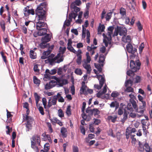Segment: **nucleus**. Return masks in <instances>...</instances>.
<instances>
[{
	"instance_id": "1",
	"label": "nucleus",
	"mask_w": 152,
	"mask_h": 152,
	"mask_svg": "<svg viewBox=\"0 0 152 152\" xmlns=\"http://www.w3.org/2000/svg\"><path fill=\"white\" fill-rule=\"evenodd\" d=\"M54 55L53 54H51L48 57L47 59L45 61L46 64L49 63L50 65H53L56 63H59L62 61L63 60L62 56H61V54L58 53L55 57H54Z\"/></svg>"
},
{
	"instance_id": "2",
	"label": "nucleus",
	"mask_w": 152,
	"mask_h": 152,
	"mask_svg": "<svg viewBox=\"0 0 152 152\" xmlns=\"http://www.w3.org/2000/svg\"><path fill=\"white\" fill-rule=\"evenodd\" d=\"M141 64L139 60H136L135 63L133 60H131L130 62V67L131 69L128 71L126 72L127 75L129 76H132L134 74V72L139 70Z\"/></svg>"
},
{
	"instance_id": "3",
	"label": "nucleus",
	"mask_w": 152,
	"mask_h": 152,
	"mask_svg": "<svg viewBox=\"0 0 152 152\" xmlns=\"http://www.w3.org/2000/svg\"><path fill=\"white\" fill-rule=\"evenodd\" d=\"M36 23L37 29L39 30L38 34L39 36L45 35L47 32V25L46 23L41 20H37Z\"/></svg>"
},
{
	"instance_id": "4",
	"label": "nucleus",
	"mask_w": 152,
	"mask_h": 152,
	"mask_svg": "<svg viewBox=\"0 0 152 152\" xmlns=\"http://www.w3.org/2000/svg\"><path fill=\"white\" fill-rule=\"evenodd\" d=\"M129 96L131 98V99L129 100L130 102L128 103L126 107V108L128 111L127 112L128 113L133 111V108L134 109H136L137 107L136 102L134 100L135 97L134 94H131L129 95Z\"/></svg>"
},
{
	"instance_id": "5",
	"label": "nucleus",
	"mask_w": 152,
	"mask_h": 152,
	"mask_svg": "<svg viewBox=\"0 0 152 152\" xmlns=\"http://www.w3.org/2000/svg\"><path fill=\"white\" fill-rule=\"evenodd\" d=\"M46 12L44 9H42L41 7H37L35 10L36 15V20L44 21L46 19Z\"/></svg>"
},
{
	"instance_id": "6",
	"label": "nucleus",
	"mask_w": 152,
	"mask_h": 152,
	"mask_svg": "<svg viewBox=\"0 0 152 152\" xmlns=\"http://www.w3.org/2000/svg\"><path fill=\"white\" fill-rule=\"evenodd\" d=\"M23 120L27 122L26 124V127L28 129H26V131H29V129L32 128V124L33 123L34 119L31 117L27 115H23Z\"/></svg>"
},
{
	"instance_id": "7",
	"label": "nucleus",
	"mask_w": 152,
	"mask_h": 152,
	"mask_svg": "<svg viewBox=\"0 0 152 152\" xmlns=\"http://www.w3.org/2000/svg\"><path fill=\"white\" fill-rule=\"evenodd\" d=\"M77 15V14L71 12L69 14V19L66 20L64 24L67 26H69L70 24V22L72 21V18L75 20Z\"/></svg>"
},
{
	"instance_id": "8",
	"label": "nucleus",
	"mask_w": 152,
	"mask_h": 152,
	"mask_svg": "<svg viewBox=\"0 0 152 152\" xmlns=\"http://www.w3.org/2000/svg\"><path fill=\"white\" fill-rule=\"evenodd\" d=\"M31 139V145L33 146V145H36V142L39 145H40V140L39 136L37 135H34L32 137Z\"/></svg>"
},
{
	"instance_id": "9",
	"label": "nucleus",
	"mask_w": 152,
	"mask_h": 152,
	"mask_svg": "<svg viewBox=\"0 0 152 152\" xmlns=\"http://www.w3.org/2000/svg\"><path fill=\"white\" fill-rule=\"evenodd\" d=\"M141 80V78L139 76H137L135 78H133V80H132L130 78L129 80H126L125 83V86H127L128 85V83L129 82L130 86L132 85L133 83H138L140 82Z\"/></svg>"
},
{
	"instance_id": "10",
	"label": "nucleus",
	"mask_w": 152,
	"mask_h": 152,
	"mask_svg": "<svg viewBox=\"0 0 152 152\" xmlns=\"http://www.w3.org/2000/svg\"><path fill=\"white\" fill-rule=\"evenodd\" d=\"M57 100L56 95L49 97L48 105V107H50L52 105H55L56 104Z\"/></svg>"
},
{
	"instance_id": "11",
	"label": "nucleus",
	"mask_w": 152,
	"mask_h": 152,
	"mask_svg": "<svg viewBox=\"0 0 152 152\" xmlns=\"http://www.w3.org/2000/svg\"><path fill=\"white\" fill-rule=\"evenodd\" d=\"M118 31L119 32V35L124 36L126 34L127 30L126 28L118 26Z\"/></svg>"
},
{
	"instance_id": "12",
	"label": "nucleus",
	"mask_w": 152,
	"mask_h": 152,
	"mask_svg": "<svg viewBox=\"0 0 152 152\" xmlns=\"http://www.w3.org/2000/svg\"><path fill=\"white\" fill-rule=\"evenodd\" d=\"M126 49L127 51L129 53L134 54L136 51L137 49L133 48L132 44L130 43L126 45Z\"/></svg>"
},
{
	"instance_id": "13",
	"label": "nucleus",
	"mask_w": 152,
	"mask_h": 152,
	"mask_svg": "<svg viewBox=\"0 0 152 152\" xmlns=\"http://www.w3.org/2000/svg\"><path fill=\"white\" fill-rule=\"evenodd\" d=\"M83 67L86 69L87 71V74H90L92 71L91 67L89 64V63H83Z\"/></svg>"
},
{
	"instance_id": "14",
	"label": "nucleus",
	"mask_w": 152,
	"mask_h": 152,
	"mask_svg": "<svg viewBox=\"0 0 152 152\" xmlns=\"http://www.w3.org/2000/svg\"><path fill=\"white\" fill-rule=\"evenodd\" d=\"M45 34H46V35L44 37L42 38L41 40L42 42L47 43L50 41L51 36L49 34L46 33L45 35Z\"/></svg>"
},
{
	"instance_id": "15",
	"label": "nucleus",
	"mask_w": 152,
	"mask_h": 152,
	"mask_svg": "<svg viewBox=\"0 0 152 152\" xmlns=\"http://www.w3.org/2000/svg\"><path fill=\"white\" fill-rule=\"evenodd\" d=\"M57 83L59 86H62L63 85L67 84L68 82L66 79L59 78Z\"/></svg>"
},
{
	"instance_id": "16",
	"label": "nucleus",
	"mask_w": 152,
	"mask_h": 152,
	"mask_svg": "<svg viewBox=\"0 0 152 152\" xmlns=\"http://www.w3.org/2000/svg\"><path fill=\"white\" fill-rule=\"evenodd\" d=\"M122 40L124 42L128 43V44L130 43L131 42V37L129 35H128L126 36L125 35L123 36Z\"/></svg>"
},
{
	"instance_id": "17",
	"label": "nucleus",
	"mask_w": 152,
	"mask_h": 152,
	"mask_svg": "<svg viewBox=\"0 0 152 152\" xmlns=\"http://www.w3.org/2000/svg\"><path fill=\"white\" fill-rule=\"evenodd\" d=\"M54 47V45H52L51 46L49 47L47 50L43 52V54L48 56L51 53Z\"/></svg>"
},
{
	"instance_id": "18",
	"label": "nucleus",
	"mask_w": 152,
	"mask_h": 152,
	"mask_svg": "<svg viewBox=\"0 0 152 152\" xmlns=\"http://www.w3.org/2000/svg\"><path fill=\"white\" fill-rule=\"evenodd\" d=\"M61 134L62 137L63 138L67 137V131L66 128L64 127H62L61 129Z\"/></svg>"
},
{
	"instance_id": "19",
	"label": "nucleus",
	"mask_w": 152,
	"mask_h": 152,
	"mask_svg": "<svg viewBox=\"0 0 152 152\" xmlns=\"http://www.w3.org/2000/svg\"><path fill=\"white\" fill-rule=\"evenodd\" d=\"M105 80H100L99 81V85L95 84L94 85V87L98 90L101 89L104 83L105 82Z\"/></svg>"
},
{
	"instance_id": "20",
	"label": "nucleus",
	"mask_w": 152,
	"mask_h": 152,
	"mask_svg": "<svg viewBox=\"0 0 152 152\" xmlns=\"http://www.w3.org/2000/svg\"><path fill=\"white\" fill-rule=\"evenodd\" d=\"M105 60V57L103 54H101L100 55L98 61L99 63L100 64L102 67L104 64V62Z\"/></svg>"
},
{
	"instance_id": "21",
	"label": "nucleus",
	"mask_w": 152,
	"mask_h": 152,
	"mask_svg": "<svg viewBox=\"0 0 152 152\" xmlns=\"http://www.w3.org/2000/svg\"><path fill=\"white\" fill-rule=\"evenodd\" d=\"M50 120L52 123H56L61 126L63 125L62 122L59 120H58L56 118H54L53 119H50Z\"/></svg>"
},
{
	"instance_id": "22",
	"label": "nucleus",
	"mask_w": 152,
	"mask_h": 152,
	"mask_svg": "<svg viewBox=\"0 0 152 152\" xmlns=\"http://www.w3.org/2000/svg\"><path fill=\"white\" fill-rule=\"evenodd\" d=\"M56 96L57 99H58V102H64V99L61 96V95L60 93H58Z\"/></svg>"
},
{
	"instance_id": "23",
	"label": "nucleus",
	"mask_w": 152,
	"mask_h": 152,
	"mask_svg": "<svg viewBox=\"0 0 152 152\" xmlns=\"http://www.w3.org/2000/svg\"><path fill=\"white\" fill-rule=\"evenodd\" d=\"M86 59L84 60L83 63H89L91 61V58L89 56V52H87L86 53Z\"/></svg>"
},
{
	"instance_id": "24",
	"label": "nucleus",
	"mask_w": 152,
	"mask_h": 152,
	"mask_svg": "<svg viewBox=\"0 0 152 152\" xmlns=\"http://www.w3.org/2000/svg\"><path fill=\"white\" fill-rule=\"evenodd\" d=\"M71 7L72 9H73V11L76 12H74V13L77 14V13L80 10V8L77 7L75 6L73 3H72L71 4Z\"/></svg>"
},
{
	"instance_id": "25",
	"label": "nucleus",
	"mask_w": 152,
	"mask_h": 152,
	"mask_svg": "<svg viewBox=\"0 0 152 152\" xmlns=\"http://www.w3.org/2000/svg\"><path fill=\"white\" fill-rule=\"evenodd\" d=\"M29 56L30 58L32 59H35L37 58L36 53L33 50H30Z\"/></svg>"
},
{
	"instance_id": "26",
	"label": "nucleus",
	"mask_w": 152,
	"mask_h": 152,
	"mask_svg": "<svg viewBox=\"0 0 152 152\" xmlns=\"http://www.w3.org/2000/svg\"><path fill=\"white\" fill-rule=\"evenodd\" d=\"M34 96L36 101V105H38L39 104L38 103L39 102L41 98V97L37 93L35 92L34 93Z\"/></svg>"
},
{
	"instance_id": "27",
	"label": "nucleus",
	"mask_w": 152,
	"mask_h": 152,
	"mask_svg": "<svg viewBox=\"0 0 152 152\" xmlns=\"http://www.w3.org/2000/svg\"><path fill=\"white\" fill-rule=\"evenodd\" d=\"M117 118V116L116 115H110L108 116L107 119L109 120H110L113 122L114 123L115 122Z\"/></svg>"
},
{
	"instance_id": "28",
	"label": "nucleus",
	"mask_w": 152,
	"mask_h": 152,
	"mask_svg": "<svg viewBox=\"0 0 152 152\" xmlns=\"http://www.w3.org/2000/svg\"><path fill=\"white\" fill-rule=\"evenodd\" d=\"M104 28L105 26L104 25L100 23L98 27V31L99 32H102L104 31Z\"/></svg>"
},
{
	"instance_id": "29",
	"label": "nucleus",
	"mask_w": 152,
	"mask_h": 152,
	"mask_svg": "<svg viewBox=\"0 0 152 152\" xmlns=\"http://www.w3.org/2000/svg\"><path fill=\"white\" fill-rule=\"evenodd\" d=\"M138 143V150L140 151H143L144 150V144L141 143L140 141H139Z\"/></svg>"
},
{
	"instance_id": "30",
	"label": "nucleus",
	"mask_w": 152,
	"mask_h": 152,
	"mask_svg": "<svg viewBox=\"0 0 152 152\" xmlns=\"http://www.w3.org/2000/svg\"><path fill=\"white\" fill-rule=\"evenodd\" d=\"M36 106L38 109L39 113L42 115H44V109L43 107L40 106V104H38V105H36Z\"/></svg>"
},
{
	"instance_id": "31",
	"label": "nucleus",
	"mask_w": 152,
	"mask_h": 152,
	"mask_svg": "<svg viewBox=\"0 0 152 152\" xmlns=\"http://www.w3.org/2000/svg\"><path fill=\"white\" fill-rule=\"evenodd\" d=\"M66 114L68 116H69L71 115L72 113L70 105H69L67 106L66 110Z\"/></svg>"
},
{
	"instance_id": "32",
	"label": "nucleus",
	"mask_w": 152,
	"mask_h": 152,
	"mask_svg": "<svg viewBox=\"0 0 152 152\" xmlns=\"http://www.w3.org/2000/svg\"><path fill=\"white\" fill-rule=\"evenodd\" d=\"M33 81L34 84L39 86L40 83V81L36 76L33 77Z\"/></svg>"
},
{
	"instance_id": "33",
	"label": "nucleus",
	"mask_w": 152,
	"mask_h": 152,
	"mask_svg": "<svg viewBox=\"0 0 152 152\" xmlns=\"http://www.w3.org/2000/svg\"><path fill=\"white\" fill-rule=\"evenodd\" d=\"M0 26L3 31L5 30V23L3 20H1L0 21Z\"/></svg>"
},
{
	"instance_id": "34",
	"label": "nucleus",
	"mask_w": 152,
	"mask_h": 152,
	"mask_svg": "<svg viewBox=\"0 0 152 152\" xmlns=\"http://www.w3.org/2000/svg\"><path fill=\"white\" fill-rule=\"evenodd\" d=\"M85 82H82V87L80 88V91L83 93L84 92V91H86L87 88V86L85 84Z\"/></svg>"
},
{
	"instance_id": "35",
	"label": "nucleus",
	"mask_w": 152,
	"mask_h": 152,
	"mask_svg": "<svg viewBox=\"0 0 152 152\" xmlns=\"http://www.w3.org/2000/svg\"><path fill=\"white\" fill-rule=\"evenodd\" d=\"M120 13L121 15L123 17H124L126 16V10L123 8L121 7L120 8Z\"/></svg>"
},
{
	"instance_id": "36",
	"label": "nucleus",
	"mask_w": 152,
	"mask_h": 152,
	"mask_svg": "<svg viewBox=\"0 0 152 152\" xmlns=\"http://www.w3.org/2000/svg\"><path fill=\"white\" fill-rule=\"evenodd\" d=\"M94 77H96L99 81L100 80H105L104 78V75H96Z\"/></svg>"
},
{
	"instance_id": "37",
	"label": "nucleus",
	"mask_w": 152,
	"mask_h": 152,
	"mask_svg": "<svg viewBox=\"0 0 152 152\" xmlns=\"http://www.w3.org/2000/svg\"><path fill=\"white\" fill-rule=\"evenodd\" d=\"M126 109H127L126 108V109L125 110V111L124 112V113L123 115V118H122V121L123 123H124L125 121V120L127 119V118L128 114L125 111L126 110Z\"/></svg>"
},
{
	"instance_id": "38",
	"label": "nucleus",
	"mask_w": 152,
	"mask_h": 152,
	"mask_svg": "<svg viewBox=\"0 0 152 152\" xmlns=\"http://www.w3.org/2000/svg\"><path fill=\"white\" fill-rule=\"evenodd\" d=\"M141 123L142 124V126H147V128L148 129V126L150 125V123H147V122L146 120L145 119H142L141 121Z\"/></svg>"
},
{
	"instance_id": "39",
	"label": "nucleus",
	"mask_w": 152,
	"mask_h": 152,
	"mask_svg": "<svg viewBox=\"0 0 152 152\" xmlns=\"http://www.w3.org/2000/svg\"><path fill=\"white\" fill-rule=\"evenodd\" d=\"M49 45V44H46V43L42 42L40 44V47L42 48H45L46 47H48Z\"/></svg>"
},
{
	"instance_id": "40",
	"label": "nucleus",
	"mask_w": 152,
	"mask_h": 152,
	"mask_svg": "<svg viewBox=\"0 0 152 152\" xmlns=\"http://www.w3.org/2000/svg\"><path fill=\"white\" fill-rule=\"evenodd\" d=\"M129 84H130V83L129 82L128 83V85L127 86H126V89L125 90V91L128 92H134L133 89L130 86H129Z\"/></svg>"
},
{
	"instance_id": "41",
	"label": "nucleus",
	"mask_w": 152,
	"mask_h": 152,
	"mask_svg": "<svg viewBox=\"0 0 152 152\" xmlns=\"http://www.w3.org/2000/svg\"><path fill=\"white\" fill-rule=\"evenodd\" d=\"M39 65L35 64L34 65L33 70L34 72L39 73L40 70L38 68V66H39Z\"/></svg>"
},
{
	"instance_id": "42",
	"label": "nucleus",
	"mask_w": 152,
	"mask_h": 152,
	"mask_svg": "<svg viewBox=\"0 0 152 152\" xmlns=\"http://www.w3.org/2000/svg\"><path fill=\"white\" fill-rule=\"evenodd\" d=\"M75 73L77 75H81L82 74V72L80 68L76 69L75 71Z\"/></svg>"
},
{
	"instance_id": "43",
	"label": "nucleus",
	"mask_w": 152,
	"mask_h": 152,
	"mask_svg": "<svg viewBox=\"0 0 152 152\" xmlns=\"http://www.w3.org/2000/svg\"><path fill=\"white\" fill-rule=\"evenodd\" d=\"M94 65L95 67L97 69L98 71L100 72H101L102 71V69L101 68V66H102L100 64L95 63Z\"/></svg>"
},
{
	"instance_id": "44",
	"label": "nucleus",
	"mask_w": 152,
	"mask_h": 152,
	"mask_svg": "<svg viewBox=\"0 0 152 152\" xmlns=\"http://www.w3.org/2000/svg\"><path fill=\"white\" fill-rule=\"evenodd\" d=\"M58 115L60 118H63L64 116V114L61 109H60L58 110Z\"/></svg>"
},
{
	"instance_id": "45",
	"label": "nucleus",
	"mask_w": 152,
	"mask_h": 152,
	"mask_svg": "<svg viewBox=\"0 0 152 152\" xmlns=\"http://www.w3.org/2000/svg\"><path fill=\"white\" fill-rule=\"evenodd\" d=\"M144 150H145L146 152H148L150 151V147L149 146L148 144L145 143L144 144Z\"/></svg>"
},
{
	"instance_id": "46",
	"label": "nucleus",
	"mask_w": 152,
	"mask_h": 152,
	"mask_svg": "<svg viewBox=\"0 0 152 152\" xmlns=\"http://www.w3.org/2000/svg\"><path fill=\"white\" fill-rule=\"evenodd\" d=\"M136 25L139 31H141L142 29V26L139 21H138Z\"/></svg>"
},
{
	"instance_id": "47",
	"label": "nucleus",
	"mask_w": 152,
	"mask_h": 152,
	"mask_svg": "<svg viewBox=\"0 0 152 152\" xmlns=\"http://www.w3.org/2000/svg\"><path fill=\"white\" fill-rule=\"evenodd\" d=\"M100 113V111L97 109L94 108L92 110V114H94V115H98Z\"/></svg>"
},
{
	"instance_id": "48",
	"label": "nucleus",
	"mask_w": 152,
	"mask_h": 152,
	"mask_svg": "<svg viewBox=\"0 0 152 152\" xmlns=\"http://www.w3.org/2000/svg\"><path fill=\"white\" fill-rule=\"evenodd\" d=\"M108 135L111 136L113 137H115V136L114 134L113 133V130L111 129H110L107 132Z\"/></svg>"
},
{
	"instance_id": "49",
	"label": "nucleus",
	"mask_w": 152,
	"mask_h": 152,
	"mask_svg": "<svg viewBox=\"0 0 152 152\" xmlns=\"http://www.w3.org/2000/svg\"><path fill=\"white\" fill-rule=\"evenodd\" d=\"M50 84L51 88L54 87L56 86L57 83V82L54 80H51L49 82Z\"/></svg>"
},
{
	"instance_id": "50",
	"label": "nucleus",
	"mask_w": 152,
	"mask_h": 152,
	"mask_svg": "<svg viewBox=\"0 0 152 152\" xmlns=\"http://www.w3.org/2000/svg\"><path fill=\"white\" fill-rule=\"evenodd\" d=\"M112 12H109L108 13L106 16L105 18L107 21H109L111 18L112 16Z\"/></svg>"
},
{
	"instance_id": "51",
	"label": "nucleus",
	"mask_w": 152,
	"mask_h": 152,
	"mask_svg": "<svg viewBox=\"0 0 152 152\" xmlns=\"http://www.w3.org/2000/svg\"><path fill=\"white\" fill-rule=\"evenodd\" d=\"M90 32L88 30L87 31V36L86 40L87 42L89 44L90 42Z\"/></svg>"
},
{
	"instance_id": "52",
	"label": "nucleus",
	"mask_w": 152,
	"mask_h": 152,
	"mask_svg": "<svg viewBox=\"0 0 152 152\" xmlns=\"http://www.w3.org/2000/svg\"><path fill=\"white\" fill-rule=\"evenodd\" d=\"M67 49L71 52L73 53H76V51L75 50L72 46H67Z\"/></svg>"
},
{
	"instance_id": "53",
	"label": "nucleus",
	"mask_w": 152,
	"mask_h": 152,
	"mask_svg": "<svg viewBox=\"0 0 152 152\" xmlns=\"http://www.w3.org/2000/svg\"><path fill=\"white\" fill-rule=\"evenodd\" d=\"M0 54L3 60L6 64H7V61L6 59V57L4 55V53L1 51L0 52Z\"/></svg>"
},
{
	"instance_id": "54",
	"label": "nucleus",
	"mask_w": 152,
	"mask_h": 152,
	"mask_svg": "<svg viewBox=\"0 0 152 152\" xmlns=\"http://www.w3.org/2000/svg\"><path fill=\"white\" fill-rule=\"evenodd\" d=\"M141 102H142V105L140 106V108L141 109H145L146 106V102L144 100L142 101Z\"/></svg>"
},
{
	"instance_id": "55",
	"label": "nucleus",
	"mask_w": 152,
	"mask_h": 152,
	"mask_svg": "<svg viewBox=\"0 0 152 152\" xmlns=\"http://www.w3.org/2000/svg\"><path fill=\"white\" fill-rule=\"evenodd\" d=\"M94 124H89V129L91 132L94 133Z\"/></svg>"
},
{
	"instance_id": "56",
	"label": "nucleus",
	"mask_w": 152,
	"mask_h": 152,
	"mask_svg": "<svg viewBox=\"0 0 152 152\" xmlns=\"http://www.w3.org/2000/svg\"><path fill=\"white\" fill-rule=\"evenodd\" d=\"M47 125L48 127L49 130L50 131V132L51 133H52L53 130L52 128L51 124L49 122H47Z\"/></svg>"
},
{
	"instance_id": "57",
	"label": "nucleus",
	"mask_w": 152,
	"mask_h": 152,
	"mask_svg": "<svg viewBox=\"0 0 152 152\" xmlns=\"http://www.w3.org/2000/svg\"><path fill=\"white\" fill-rule=\"evenodd\" d=\"M119 95V93L117 91H113L111 94L112 97L115 98L117 97Z\"/></svg>"
},
{
	"instance_id": "58",
	"label": "nucleus",
	"mask_w": 152,
	"mask_h": 152,
	"mask_svg": "<svg viewBox=\"0 0 152 152\" xmlns=\"http://www.w3.org/2000/svg\"><path fill=\"white\" fill-rule=\"evenodd\" d=\"M47 5V4L46 2H43L41 3L37 7H41L42 9H43L44 8H45Z\"/></svg>"
},
{
	"instance_id": "59",
	"label": "nucleus",
	"mask_w": 152,
	"mask_h": 152,
	"mask_svg": "<svg viewBox=\"0 0 152 152\" xmlns=\"http://www.w3.org/2000/svg\"><path fill=\"white\" fill-rule=\"evenodd\" d=\"M23 11L24 12V14L25 16L27 17L29 15L28 9H27L26 7H25L23 9Z\"/></svg>"
},
{
	"instance_id": "60",
	"label": "nucleus",
	"mask_w": 152,
	"mask_h": 152,
	"mask_svg": "<svg viewBox=\"0 0 152 152\" xmlns=\"http://www.w3.org/2000/svg\"><path fill=\"white\" fill-rule=\"evenodd\" d=\"M96 48V47L94 46L93 45H91V46H88L87 47V49L88 51L93 50H94Z\"/></svg>"
},
{
	"instance_id": "61",
	"label": "nucleus",
	"mask_w": 152,
	"mask_h": 152,
	"mask_svg": "<svg viewBox=\"0 0 152 152\" xmlns=\"http://www.w3.org/2000/svg\"><path fill=\"white\" fill-rule=\"evenodd\" d=\"M49 149V146L48 143H46L44 145V150L46 152H48Z\"/></svg>"
},
{
	"instance_id": "62",
	"label": "nucleus",
	"mask_w": 152,
	"mask_h": 152,
	"mask_svg": "<svg viewBox=\"0 0 152 152\" xmlns=\"http://www.w3.org/2000/svg\"><path fill=\"white\" fill-rule=\"evenodd\" d=\"M50 82L47 83L45 86V88L46 90H48L51 88Z\"/></svg>"
},
{
	"instance_id": "63",
	"label": "nucleus",
	"mask_w": 152,
	"mask_h": 152,
	"mask_svg": "<svg viewBox=\"0 0 152 152\" xmlns=\"http://www.w3.org/2000/svg\"><path fill=\"white\" fill-rule=\"evenodd\" d=\"M82 61V56H77V58L76 60V62L78 64H81Z\"/></svg>"
},
{
	"instance_id": "64",
	"label": "nucleus",
	"mask_w": 152,
	"mask_h": 152,
	"mask_svg": "<svg viewBox=\"0 0 152 152\" xmlns=\"http://www.w3.org/2000/svg\"><path fill=\"white\" fill-rule=\"evenodd\" d=\"M28 27H26L25 25H23L22 26V29L23 32L25 34L27 33Z\"/></svg>"
}]
</instances>
